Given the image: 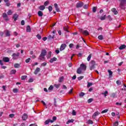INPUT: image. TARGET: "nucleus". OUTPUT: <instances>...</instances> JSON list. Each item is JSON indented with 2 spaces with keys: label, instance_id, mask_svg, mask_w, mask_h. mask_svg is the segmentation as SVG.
Instances as JSON below:
<instances>
[{
  "label": "nucleus",
  "instance_id": "052dcab7",
  "mask_svg": "<svg viewBox=\"0 0 126 126\" xmlns=\"http://www.w3.org/2000/svg\"><path fill=\"white\" fill-rule=\"evenodd\" d=\"M107 18H108V19H109V20H110V21H111V20H112V18L111 17V15H108L107 16Z\"/></svg>",
  "mask_w": 126,
  "mask_h": 126
},
{
  "label": "nucleus",
  "instance_id": "1a4fd4ad",
  "mask_svg": "<svg viewBox=\"0 0 126 126\" xmlns=\"http://www.w3.org/2000/svg\"><path fill=\"white\" fill-rule=\"evenodd\" d=\"M80 68H81L82 70H86V66L84 64H81Z\"/></svg>",
  "mask_w": 126,
  "mask_h": 126
},
{
  "label": "nucleus",
  "instance_id": "6ab92c4d",
  "mask_svg": "<svg viewBox=\"0 0 126 126\" xmlns=\"http://www.w3.org/2000/svg\"><path fill=\"white\" fill-rule=\"evenodd\" d=\"M77 73H78V74H81V73H82V69H81V68H79L77 69Z\"/></svg>",
  "mask_w": 126,
  "mask_h": 126
},
{
  "label": "nucleus",
  "instance_id": "c03bdc74",
  "mask_svg": "<svg viewBox=\"0 0 126 126\" xmlns=\"http://www.w3.org/2000/svg\"><path fill=\"white\" fill-rule=\"evenodd\" d=\"M48 58H51V57H52V52L49 51L48 52Z\"/></svg>",
  "mask_w": 126,
  "mask_h": 126
},
{
  "label": "nucleus",
  "instance_id": "79ce46f5",
  "mask_svg": "<svg viewBox=\"0 0 126 126\" xmlns=\"http://www.w3.org/2000/svg\"><path fill=\"white\" fill-rule=\"evenodd\" d=\"M72 116H76V112H75V110H73L72 112Z\"/></svg>",
  "mask_w": 126,
  "mask_h": 126
},
{
  "label": "nucleus",
  "instance_id": "a878e982",
  "mask_svg": "<svg viewBox=\"0 0 126 126\" xmlns=\"http://www.w3.org/2000/svg\"><path fill=\"white\" fill-rule=\"evenodd\" d=\"M19 91V90L18 89H13V92L14 93H17Z\"/></svg>",
  "mask_w": 126,
  "mask_h": 126
},
{
  "label": "nucleus",
  "instance_id": "7c9ffc66",
  "mask_svg": "<svg viewBox=\"0 0 126 126\" xmlns=\"http://www.w3.org/2000/svg\"><path fill=\"white\" fill-rule=\"evenodd\" d=\"M27 78V76H26V75L22 76L21 77L22 80H25V79H26Z\"/></svg>",
  "mask_w": 126,
  "mask_h": 126
},
{
  "label": "nucleus",
  "instance_id": "cd10ccee",
  "mask_svg": "<svg viewBox=\"0 0 126 126\" xmlns=\"http://www.w3.org/2000/svg\"><path fill=\"white\" fill-rule=\"evenodd\" d=\"M45 8H46V7L44 5H42L39 7V9L40 10H44Z\"/></svg>",
  "mask_w": 126,
  "mask_h": 126
},
{
  "label": "nucleus",
  "instance_id": "5fc2aeb1",
  "mask_svg": "<svg viewBox=\"0 0 126 126\" xmlns=\"http://www.w3.org/2000/svg\"><path fill=\"white\" fill-rule=\"evenodd\" d=\"M88 124H91V125H93V121L92 120H89L88 121Z\"/></svg>",
  "mask_w": 126,
  "mask_h": 126
},
{
  "label": "nucleus",
  "instance_id": "4d7b16f0",
  "mask_svg": "<svg viewBox=\"0 0 126 126\" xmlns=\"http://www.w3.org/2000/svg\"><path fill=\"white\" fill-rule=\"evenodd\" d=\"M73 46H74V45H73L72 43H71L69 44V47L70 49H71V48L73 47Z\"/></svg>",
  "mask_w": 126,
  "mask_h": 126
},
{
  "label": "nucleus",
  "instance_id": "4468645a",
  "mask_svg": "<svg viewBox=\"0 0 126 126\" xmlns=\"http://www.w3.org/2000/svg\"><path fill=\"white\" fill-rule=\"evenodd\" d=\"M82 33H83L84 35H86V36H87V35H89V32H88L87 30L82 31Z\"/></svg>",
  "mask_w": 126,
  "mask_h": 126
},
{
  "label": "nucleus",
  "instance_id": "ea45409f",
  "mask_svg": "<svg viewBox=\"0 0 126 126\" xmlns=\"http://www.w3.org/2000/svg\"><path fill=\"white\" fill-rule=\"evenodd\" d=\"M108 71L109 74V76H112V75H113V72H112V71H111V70H108Z\"/></svg>",
  "mask_w": 126,
  "mask_h": 126
},
{
  "label": "nucleus",
  "instance_id": "dca6fc26",
  "mask_svg": "<svg viewBox=\"0 0 126 126\" xmlns=\"http://www.w3.org/2000/svg\"><path fill=\"white\" fill-rule=\"evenodd\" d=\"M64 79V77L62 76L60 78H59L58 81H59V82H60L61 83L63 82V81Z\"/></svg>",
  "mask_w": 126,
  "mask_h": 126
},
{
  "label": "nucleus",
  "instance_id": "6e6d98bb",
  "mask_svg": "<svg viewBox=\"0 0 126 126\" xmlns=\"http://www.w3.org/2000/svg\"><path fill=\"white\" fill-rule=\"evenodd\" d=\"M9 118H13V117H14V114H10L9 115Z\"/></svg>",
  "mask_w": 126,
  "mask_h": 126
},
{
  "label": "nucleus",
  "instance_id": "c9c22d12",
  "mask_svg": "<svg viewBox=\"0 0 126 126\" xmlns=\"http://www.w3.org/2000/svg\"><path fill=\"white\" fill-rule=\"evenodd\" d=\"M48 39H55V35H50L49 36H48Z\"/></svg>",
  "mask_w": 126,
  "mask_h": 126
},
{
  "label": "nucleus",
  "instance_id": "774afa93",
  "mask_svg": "<svg viewBox=\"0 0 126 126\" xmlns=\"http://www.w3.org/2000/svg\"><path fill=\"white\" fill-rule=\"evenodd\" d=\"M29 126H37V124H31Z\"/></svg>",
  "mask_w": 126,
  "mask_h": 126
},
{
  "label": "nucleus",
  "instance_id": "2eb2a0df",
  "mask_svg": "<svg viewBox=\"0 0 126 126\" xmlns=\"http://www.w3.org/2000/svg\"><path fill=\"white\" fill-rule=\"evenodd\" d=\"M18 17V15L17 14H15L13 15V18L14 19V21H16L17 20V18Z\"/></svg>",
  "mask_w": 126,
  "mask_h": 126
},
{
  "label": "nucleus",
  "instance_id": "393cba45",
  "mask_svg": "<svg viewBox=\"0 0 126 126\" xmlns=\"http://www.w3.org/2000/svg\"><path fill=\"white\" fill-rule=\"evenodd\" d=\"M19 66H20V64H19L18 63H15L14 65V67H15V68H17L19 67Z\"/></svg>",
  "mask_w": 126,
  "mask_h": 126
},
{
  "label": "nucleus",
  "instance_id": "9d476101",
  "mask_svg": "<svg viewBox=\"0 0 126 126\" xmlns=\"http://www.w3.org/2000/svg\"><path fill=\"white\" fill-rule=\"evenodd\" d=\"M28 118V116L26 113H25L22 116V119L23 120V121H26V120H27Z\"/></svg>",
  "mask_w": 126,
  "mask_h": 126
},
{
  "label": "nucleus",
  "instance_id": "412c9836",
  "mask_svg": "<svg viewBox=\"0 0 126 126\" xmlns=\"http://www.w3.org/2000/svg\"><path fill=\"white\" fill-rule=\"evenodd\" d=\"M26 31L27 32H31V28H30V26H27Z\"/></svg>",
  "mask_w": 126,
  "mask_h": 126
},
{
  "label": "nucleus",
  "instance_id": "39448f33",
  "mask_svg": "<svg viewBox=\"0 0 126 126\" xmlns=\"http://www.w3.org/2000/svg\"><path fill=\"white\" fill-rule=\"evenodd\" d=\"M4 33L5 35V37H9L10 36V32L8 30H6L4 31Z\"/></svg>",
  "mask_w": 126,
  "mask_h": 126
},
{
  "label": "nucleus",
  "instance_id": "473e14b6",
  "mask_svg": "<svg viewBox=\"0 0 126 126\" xmlns=\"http://www.w3.org/2000/svg\"><path fill=\"white\" fill-rule=\"evenodd\" d=\"M36 37L39 40H41V39H42V36H41V35H40V34H37Z\"/></svg>",
  "mask_w": 126,
  "mask_h": 126
},
{
  "label": "nucleus",
  "instance_id": "49530a36",
  "mask_svg": "<svg viewBox=\"0 0 126 126\" xmlns=\"http://www.w3.org/2000/svg\"><path fill=\"white\" fill-rule=\"evenodd\" d=\"M55 87H56V88H59V87H60V86H61L60 84H55L54 85Z\"/></svg>",
  "mask_w": 126,
  "mask_h": 126
},
{
  "label": "nucleus",
  "instance_id": "f257e3e1",
  "mask_svg": "<svg viewBox=\"0 0 126 126\" xmlns=\"http://www.w3.org/2000/svg\"><path fill=\"white\" fill-rule=\"evenodd\" d=\"M46 54L47 51H46V50H42L38 58L39 60H40V61H43V60H45V56H46Z\"/></svg>",
  "mask_w": 126,
  "mask_h": 126
},
{
  "label": "nucleus",
  "instance_id": "de8ad7c7",
  "mask_svg": "<svg viewBox=\"0 0 126 126\" xmlns=\"http://www.w3.org/2000/svg\"><path fill=\"white\" fill-rule=\"evenodd\" d=\"M48 9L49 10V11H52V10H53V7H52L51 6H49L48 7Z\"/></svg>",
  "mask_w": 126,
  "mask_h": 126
},
{
  "label": "nucleus",
  "instance_id": "f704fd0d",
  "mask_svg": "<svg viewBox=\"0 0 126 126\" xmlns=\"http://www.w3.org/2000/svg\"><path fill=\"white\" fill-rule=\"evenodd\" d=\"M12 14V11H11V10H9L7 12V15H11Z\"/></svg>",
  "mask_w": 126,
  "mask_h": 126
},
{
  "label": "nucleus",
  "instance_id": "f03ea898",
  "mask_svg": "<svg viewBox=\"0 0 126 126\" xmlns=\"http://www.w3.org/2000/svg\"><path fill=\"white\" fill-rule=\"evenodd\" d=\"M95 65H96V62H95V61L94 60L91 61L89 63L90 70H93V69H94V68H95Z\"/></svg>",
  "mask_w": 126,
  "mask_h": 126
},
{
  "label": "nucleus",
  "instance_id": "603ef678",
  "mask_svg": "<svg viewBox=\"0 0 126 126\" xmlns=\"http://www.w3.org/2000/svg\"><path fill=\"white\" fill-rule=\"evenodd\" d=\"M54 89V87L53 86H50V87L48 88L49 90H53Z\"/></svg>",
  "mask_w": 126,
  "mask_h": 126
},
{
  "label": "nucleus",
  "instance_id": "5701e85b",
  "mask_svg": "<svg viewBox=\"0 0 126 126\" xmlns=\"http://www.w3.org/2000/svg\"><path fill=\"white\" fill-rule=\"evenodd\" d=\"M38 15L40 17H41V16H43V12H42V11H39L38 12Z\"/></svg>",
  "mask_w": 126,
  "mask_h": 126
},
{
  "label": "nucleus",
  "instance_id": "72a5a7b5",
  "mask_svg": "<svg viewBox=\"0 0 126 126\" xmlns=\"http://www.w3.org/2000/svg\"><path fill=\"white\" fill-rule=\"evenodd\" d=\"M111 97H112V98H117V95H116V94L113 93V94H111Z\"/></svg>",
  "mask_w": 126,
  "mask_h": 126
},
{
  "label": "nucleus",
  "instance_id": "69168bd1",
  "mask_svg": "<svg viewBox=\"0 0 126 126\" xmlns=\"http://www.w3.org/2000/svg\"><path fill=\"white\" fill-rule=\"evenodd\" d=\"M84 8H85V9H86L87 8V7H88V5L87 4H85L84 5Z\"/></svg>",
  "mask_w": 126,
  "mask_h": 126
},
{
  "label": "nucleus",
  "instance_id": "09e8293b",
  "mask_svg": "<svg viewBox=\"0 0 126 126\" xmlns=\"http://www.w3.org/2000/svg\"><path fill=\"white\" fill-rule=\"evenodd\" d=\"M93 101V98H90L88 100V103H91Z\"/></svg>",
  "mask_w": 126,
  "mask_h": 126
},
{
  "label": "nucleus",
  "instance_id": "bb28decb",
  "mask_svg": "<svg viewBox=\"0 0 126 126\" xmlns=\"http://www.w3.org/2000/svg\"><path fill=\"white\" fill-rule=\"evenodd\" d=\"M108 93V91H106L104 93H102L101 94L102 95H104V97H106Z\"/></svg>",
  "mask_w": 126,
  "mask_h": 126
},
{
  "label": "nucleus",
  "instance_id": "bf43d9fd",
  "mask_svg": "<svg viewBox=\"0 0 126 126\" xmlns=\"http://www.w3.org/2000/svg\"><path fill=\"white\" fill-rule=\"evenodd\" d=\"M31 60V59L28 58V59H27V60H26V63H29V62H30Z\"/></svg>",
  "mask_w": 126,
  "mask_h": 126
},
{
  "label": "nucleus",
  "instance_id": "2f4dec72",
  "mask_svg": "<svg viewBox=\"0 0 126 126\" xmlns=\"http://www.w3.org/2000/svg\"><path fill=\"white\" fill-rule=\"evenodd\" d=\"M63 29L64 31H66V32H68V30H67L68 29V28L67 27H64L63 28Z\"/></svg>",
  "mask_w": 126,
  "mask_h": 126
},
{
  "label": "nucleus",
  "instance_id": "4c0bfd02",
  "mask_svg": "<svg viewBox=\"0 0 126 126\" xmlns=\"http://www.w3.org/2000/svg\"><path fill=\"white\" fill-rule=\"evenodd\" d=\"M106 19V15H104L103 16H101L100 17V20H105Z\"/></svg>",
  "mask_w": 126,
  "mask_h": 126
},
{
  "label": "nucleus",
  "instance_id": "3c124183",
  "mask_svg": "<svg viewBox=\"0 0 126 126\" xmlns=\"http://www.w3.org/2000/svg\"><path fill=\"white\" fill-rule=\"evenodd\" d=\"M107 112H108V109H105L104 110H103L102 112H101V114H104L105 113H107Z\"/></svg>",
  "mask_w": 126,
  "mask_h": 126
},
{
  "label": "nucleus",
  "instance_id": "864d4df0",
  "mask_svg": "<svg viewBox=\"0 0 126 126\" xmlns=\"http://www.w3.org/2000/svg\"><path fill=\"white\" fill-rule=\"evenodd\" d=\"M48 4H49V1H46L45 2H44V5L45 6H47V5H48Z\"/></svg>",
  "mask_w": 126,
  "mask_h": 126
},
{
  "label": "nucleus",
  "instance_id": "9b49d317",
  "mask_svg": "<svg viewBox=\"0 0 126 126\" xmlns=\"http://www.w3.org/2000/svg\"><path fill=\"white\" fill-rule=\"evenodd\" d=\"M2 16L3 18H5V20H6V21H8V18H7V14L5 13H3L2 14Z\"/></svg>",
  "mask_w": 126,
  "mask_h": 126
},
{
  "label": "nucleus",
  "instance_id": "b1692460",
  "mask_svg": "<svg viewBox=\"0 0 126 126\" xmlns=\"http://www.w3.org/2000/svg\"><path fill=\"white\" fill-rule=\"evenodd\" d=\"M73 122H74V120H73V119L69 120L66 122V124H67V125H68V124H69L70 123H73Z\"/></svg>",
  "mask_w": 126,
  "mask_h": 126
},
{
  "label": "nucleus",
  "instance_id": "aec40b11",
  "mask_svg": "<svg viewBox=\"0 0 126 126\" xmlns=\"http://www.w3.org/2000/svg\"><path fill=\"white\" fill-rule=\"evenodd\" d=\"M126 46L125 44H123L122 45H121L120 47H119V50H124V49H126Z\"/></svg>",
  "mask_w": 126,
  "mask_h": 126
},
{
  "label": "nucleus",
  "instance_id": "20e7f679",
  "mask_svg": "<svg viewBox=\"0 0 126 126\" xmlns=\"http://www.w3.org/2000/svg\"><path fill=\"white\" fill-rule=\"evenodd\" d=\"M84 5V3L83 2H80L76 3V7L77 8L79 7H82V6Z\"/></svg>",
  "mask_w": 126,
  "mask_h": 126
},
{
  "label": "nucleus",
  "instance_id": "37998d69",
  "mask_svg": "<svg viewBox=\"0 0 126 126\" xmlns=\"http://www.w3.org/2000/svg\"><path fill=\"white\" fill-rule=\"evenodd\" d=\"M119 126V122H116L113 124V126Z\"/></svg>",
  "mask_w": 126,
  "mask_h": 126
},
{
  "label": "nucleus",
  "instance_id": "6e6552de",
  "mask_svg": "<svg viewBox=\"0 0 126 126\" xmlns=\"http://www.w3.org/2000/svg\"><path fill=\"white\" fill-rule=\"evenodd\" d=\"M50 123H54V121H53V120H51V119H48L47 120L45 121V122H44L45 125H49V124H50Z\"/></svg>",
  "mask_w": 126,
  "mask_h": 126
},
{
  "label": "nucleus",
  "instance_id": "0e129e2a",
  "mask_svg": "<svg viewBox=\"0 0 126 126\" xmlns=\"http://www.w3.org/2000/svg\"><path fill=\"white\" fill-rule=\"evenodd\" d=\"M72 90H73V88H72L68 92L69 94H71L72 93Z\"/></svg>",
  "mask_w": 126,
  "mask_h": 126
},
{
  "label": "nucleus",
  "instance_id": "e2e57ef3",
  "mask_svg": "<svg viewBox=\"0 0 126 126\" xmlns=\"http://www.w3.org/2000/svg\"><path fill=\"white\" fill-rule=\"evenodd\" d=\"M83 77H84V76H80L78 77V80H81V79H83Z\"/></svg>",
  "mask_w": 126,
  "mask_h": 126
},
{
  "label": "nucleus",
  "instance_id": "a211bd4d",
  "mask_svg": "<svg viewBox=\"0 0 126 126\" xmlns=\"http://www.w3.org/2000/svg\"><path fill=\"white\" fill-rule=\"evenodd\" d=\"M57 59L56 57H54L53 58H52L50 60V63H53V62H56Z\"/></svg>",
  "mask_w": 126,
  "mask_h": 126
},
{
  "label": "nucleus",
  "instance_id": "423d86ee",
  "mask_svg": "<svg viewBox=\"0 0 126 126\" xmlns=\"http://www.w3.org/2000/svg\"><path fill=\"white\" fill-rule=\"evenodd\" d=\"M65 48H66V44L63 43L61 45L60 48V50L63 51V50H64V49H65Z\"/></svg>",
  "mask_w": 126,
  "mask_h": 126
},
{
  "label": "nucleus",
  "instance_id": "f3484780",
  "mask_svg": "<svg viewBox=\"0 0 126 126\" xmlns=\"http://www.w3.org/2000/svg\"><path fill=\"white\" fill-rule=\"evenodd\" d=\"M112 11L113 12V13L115 15L118 14V11L116 9V8H113L112 9Z\"/></svg>",
  "mask_w": 126,
  "mask_h": 126
},
{
  "label": "nucleus",
  "instance_id": "7ed1b4c3",
  "mask_svg": "<svg viewBox=\"0 0 126 126\" xmlns=\"http://www.w3.org/2000/svg\"><path fill=\"white\" fill-rule=\"evenodd\" d=\"M19 55H20L19 53H13L12 55L13 60H17V59L19 58Z\"/></svg>",
  "mask_w": 126,
  "mask_h": 126
},
{
  "label": "nucleus",
  "instance_id": "13d9d810",
  "mask_svg": "<svg viewBox=\"0 0 126 126\" xmlns=\"http://www.w3.org/2000/svg\"><path fill=\"white\" fill-rule=\"evenodd\" d=\"M52 121H53V123H54V122H55V121H57V117H56V116L53 117Z\"/></svg>",
  "mask_w": 126,
  "mask_h": 126
},
{
  "label": "nucleus",
  "instance_id": "c85d7f7f",
  "mask_svg": "<svg viewBox=\"0 0 126 126\" xmlns=\"http://www.w3.org/2000/svg\"><path fill=\"white\" fill-rule=\"evenodd\" d=\"M92 57V55L90 54L89 56L87 58V61L88 62H90V60H91V57Z\"/></svg>",
  "mask_w": 126,
  "mask_h": 126
},
{
  "label": "nucleus",
  "instance_id": "0eeeda50",
  "mask_svg": "<svg viewBox=\"0 0 126 126\" xmlns=\"http://www.w3.org/2000/svg\"><path fill=\"white\" fill-rule=\"evenodd\" d=\"M100 115V113L98 111L95 112L92 116L93 119H95L96 116Z\"/></svg>",
  "mask_w": 126,
  "mask_h": 126
},
{
  "label": "nucleus",
  "instance_id": "58836bf2",
  "mask_svg": "<svg viewBox=\"0 0 126 126\" xmlns=\"http://www.w3.org/2000/svg\"><path fill=\"white\" fill-rule=\"evenodd\" d=\"M116 84H117V85H121V84H122V82H121V81L120 80H117L116 81Z\"/></svg>",
  "mask_w": 126,
  "mask_h": 126
},
{
  "label": "nucleus",
  "instance_id": "ddd939ff",
  "mask_svg": "<svg viewBox=\"0 0 126 126\" xmlns=\"http://www.w3.org/2000/svg\"><path fill=\"white\" fill-rule=\"evenodd\" d=\"M3 61L5 63H8L9 62V58L8 57H4L3 58Z\"/></svg>",
  "mask_w": 126,
  "mask_h": 126
},
{
  "label": "nucleus",
  "instance_id": "f8f14e48",
  "mask_svg": "<svg viewBox=\"0 0 126 126\" xmlns=\"http://www.w3.org/2000/svg\"><path fill=\"white\" fill-rule=\"evenodd\" d=\"M40 70L41 69L39 67H37L34 72V74H38V73L39 72Z\"/></svg>",
  "mask_w": 126,
  "mask_h": 126
},
{
  "label": "nucleus",
  "instance_id": "680f3d73",
  "mask_svg": "<svg viewBox=\"0 0 126 126\" xmlns=\"http://www.w3.org/2000/svg\"><path fill=\"white\" fill-rule=\"evenodd\" d=\"M4 34V33L2 32H0V35L1 37H2L3 36V34Z\"/></svg>",
  "mask_w": 126,
  "mask_h": 126
},
{
  "label": "nucleus",
  "instance_id": "a18cd8bd",
  "mask_svg": "<svg viewBox=\"0 0 126 126\" xmlns=\"http://www.w3.org/2000/svg\"><path fill=\"white\" fill-rule=\"evenodd\" d=\"M98 39L99 40H103V35H100L98 36Z\"/></svg>",
  "mask_w": 126,
  "mask_h": 126
},
{
  "label": "nucleus",
  "instance_id": "a19ab883",
  "mask_svg": "<svg viewBox=\"0 0 126 126\" xmlns=\"http://www.w3.org/2000/svg\"><path fill=\"white\" fill-rule=\"evenodd\" d=\"M97 10V7H94L93 8V12H95Z\"/></svg>",
  "mask_w": 126,
  "mask_h": 126
},
{
  "label": "nucleus",
  "instance_id": "338daca9",
  "mask_svg": "<svg viewBox=\"0 0 126 126\" xmlns=\"http://www.w3.org/2000/svg\"><path fill=\"white\" fill-rule=\"evenodd\" d=\"M21 25H24V24H25V23L24 22V20H22L21 22Z\"/></svg>",
  "mask_w": 126,
  "mask_h": 126
},
{
  "label": "nucleus",
  "instance_id": "8fccbe9b",
  "mask_svg": "<svg viewBox=\"0 0 126 126\" xmlns=\"http://www.w3.org/2000/svg\"><path fill=\"white\" fill-rule=\"evenodd\" d=\"M47 65V63L44 62L41 64V66H46Z\"/></svg>",
  "mask_w": 126,
  "mask_h": 126
},
{
  "label": "nucleus",
  "instance_id": "c756f323",
  "mask_svg": "<svg viewBox=\"0 0 126 126\" xmlns=\"http://www.w3.org/2000/svg\"><path fill=\"white\" fill-rule=\"evenodd\" d=\"M92 85H93V83L88 82L87 87L88 88H89V87H90V86H92Z\"/></svg>",
  "mask_w": 126,
  "mask_h": 126
},
{
  "label": "nucleus",
  "instance_id": "e433bc0d",
  "mask_svg": "<svg viewBox=\"0 0 126 126\" xmlns=\"http://www.w3.org/2000/svg\"><path fill=\"white\" fill-rule=\"evenodd\" d=\"M85 95V94L84 93H83V92H81L79 94L80 97H83V96H84Z\"/></svg>",
  "mask_w": 126,
  "mask_h": 126
},
{
  "label": "nucleus",
  "instance_id": "4be33fe9",
  "mask_svg": "<svg viewBox=\"0 0 126 126\" xmlns=\"http://www.w3.org/2000/svg\"><path fill=\"white\" fill-rule=\"evenodd\" d=\"M16 73V70L13 69L10 72V74H15Z\"/></svg>",
  "mask_w": 126,
  "mask_h": 126
}]
</instances>
